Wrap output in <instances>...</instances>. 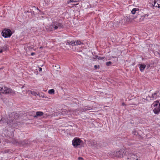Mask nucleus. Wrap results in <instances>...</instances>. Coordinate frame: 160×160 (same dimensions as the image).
I'll return each mask as SVG.
<instances>
[{"instance_id": "obj_29", "label": "nucleus", "mask_w": 160, "mask_h": 160, "mask_svg": "<svg viewBox=\"0 0 160 160\" xmlns=\"http://www.w3.org/2000/svg\"><path fill=\"white\" fill-rule=\"evenodd\" d=\"M94 68L95 69L98 68H99V65H95Z\"/></svg>"}, {"instance_id": "obj_2", "label": "nucleus", "mask_w": 160, "mask_h": 160, "mask_svg": "<svg viewBox=\"0 0 160 160\" xmlns=\"http://www.w3.org/2000/svg\"><path fill=\"white\" fill-rule=\"evenodd\" d=\"M127 150L125 148L123 147L118 151H116L112 152L113 156L119 158H121L123 155L126 154Z\"/></svg>"}, {"instance_id": "obj_35", "label": "nucleus", "mask_w": 160, "mask_h": 160, "mask_svg": "<svg viewBox=\"0 0 160 160\" xmlns=\"http://www.w3.org/2000/svg\"><path fill=\"white\" fill-rule=\"evenodd\" d=\"M159 94H160V91H159Z\"/></svg>"}, {"instance_id": "obj_13", "label": "nucleus", "mask_w": 160, "mask_h": 160, "mask_svg": "<svg viewBox=\"0 0 160 160\" xmlns=\"http://www.w3.org/2000/svg\"><path fill=\"white\" fill-rule=\"evenodd\" d=\"M128 160H140L138 159L137 156L134 154H132L130 158H128Z\"/></svg>"}, {"instance_id": "obj_25", "label": "nucleus", "mask_w": 160, "mask_h": 160, "mask_svg": "<svg viewBox=\"0 0 160 160\" xmlns=\"http://www.w3.org/2000/svg\"><path fill=\"white\" fill-rule=\"evenodd\" d=\"M132 133L133 134L136 136H137L138 135V132L136 130H134V131H132Z\"/></svg>"}, {"instance_id": "obj_19", "label": "nucleus", "mask_w": 160, "mask_h": 160, "mask_svg": "<svg viewBox=\"0 0 160 160\" xmlns=\"http://www.w3.org/2000/svg\"><path fill=\"white\" fill-rule=\"evenodd\" d=\"M6 47H0V53H1L6 50Z\"/></svg>"}, {"instance_id": "obj_21", "label": "nucleus", "mask_w": 160, "mask_h": 160, "mask_svg": "<svg viewBox=\"0 0 160 160\" xmlns=\"http://www.w3.org/2000/svg\"><path fill=\"white\" fill-rule=\"evenodd\" d=\"M139 9L137 8H133L131 11V13L133 14H134L137 11H138Z\"/></svg>"}, {"instance_id": "obj_30", "label": "nucleus", "mask_w": 160, "mask_h": 160, "mask_svg": "<svg viewBox=\"0 0 160 160\" xmlns=\"http://www.w3.org/2000/svg\"><path fill=\"white\" fill-rule=\"evenodd\" d=\"M35 54V52H32L31 53V55L32 56H33Z\"/></svg>"}, {"instance_id": "obj_27", "label": "nucleus", "mask_w": 160, "mask_h": 160, "mask_svg": "<svg viewBox=\"0 0 160 160\" xmlns=\"http://www.w3.org/2000/svg\"><path fill=\"white\" fill-rule=\"evenodd\" d=\"M112 63V62H111V61H109L108 62H107L106 63V65L107 66H110V65H111V64Z\"/></svg>"}, {"instance_id": "obj_26", "label": "nucleus", "mask_w": 160, "mask_h": 160, "mask_svg": "<svg viewBox=\"0 0 160 160\" xmlns=\"http://www.w3.org/2000/svg\"><path fill=\"white\" fill-rule=\"evenodd\" d=\"M97 58H98V60H103L105 58V57H101L100 56H96Z\"/></svg>"}, {"instance_id": "obj_22", "label": "nucleus", "mask_w": 160, "mask_h": 160, "mask_svg": "<svg viewBox=\"0 0 160 160\" xmlns=\"http://www.w3.org/2000/svg\"><path fill=\"white\" fill-rule=\"evenodd\" d=\"M81 0H70L68 2V3L69 4L70 2H79Z\"/></svg>"}, {"instance_id": "obj_34", "label": "nucleus", "mask_w": 160, "mask_h": 160, "mask_svg": "<svg viewBox=\"0 0 160 160\" xmlns=\"http://www.w3.org/2000/svg\"><path fill=\"white\" fill-rule=\"evenodd\" d=\"M42 48V47H40V48Z\"/></svg>"}, {"instance_id": "obj_3", "label": "nucleus", "mask_w": 160, "mask_h": 160, "mask_svg": "<svg viewBox=\"0 0 160 160\" xmlns=\"http://www.w3.org/2000/svg\"><path fill=\"white\" fill-rule=\"evenodd\" d=\"M72 145L74 148H77L78 146L82 145L83 142L78 138H75L72 141Z\"/></svg>"}, {"instance_id": "obj_12", "label": "nucleus", "mask_w": 160, "mask_h": 160, "mask_svg": "<svg viewBox=\"0 0 160 160\" xmlns=\"http://www.w3.org/2000/svg\"><path fill=\"white\" fill-rule=\"evenodd\" d=\"M154 113L158 114L160 112V108L158 107L155 108L153 109Z\"/></svg>"}, {"instance_id": "obj_11", "label": "nucleus", "mask_w": 160, "mask_h": 160, "mask_svg": "<svg viewBox=\"0 0 160 160\" xmlns=\"http://www.w3.org/2000/svg\"><path fill=\"white\" fill-rule=\"evenodd\" d=\"M138 66H139V68L140 71L141 72H143L146 67V65L145 64H139Z\"/></svg>"}, {"instance_id": "obj_7", "label": "nucleus", "mask_w": 160, "mask_h": 160, "mask_svg": "<svg viewBox=\"0 0 160 160\" xmlns=\"http://www.w3.org/2000/svg\"><path fill=\"white\" fill-rule=\"evenodd\" d=\"M91 145L93 148H99L102 147L101 145V143H97L94 141L91 142Z\"/></svg>"}, {"instance_id": "obj_16", "label": "nucleus", "mask_w": 160, "mask_h": 160, "mask_svg": "<svg viewBox=\"0 0 160 160\" xmlns=\"http://www.w3.org/2000/svg\"><path fill=\"white\" fill-rule=\"evenodd\" d=\"M43 113L42 112L38 111L36 112V115L34 116V118H37L38 116H41L43 115Z\"/></svg>"}, {"instance_id": "obj_14", "label": "nucleus", "mask_w": 160, "mask_h": 160, "mask_svg": "<svg viewBox=\"0 0 160 160\" xmlns=\"http://www.w3.org/2000/svg\"><path fill=\"white\" fill-rule=\"evenodd\" d=\"M75 42L74 41H70L69 40H67L66 42V44L70 45L72 46H75Z\"/></svg>"}, {"instance_id": "obj_23", "label": "nucleus", "mask_w": 160, "mask_h": 160, "mask_svg": "<svg viewBox=\"0 0 160 160\" xmlns=\"http://www.w3.org/2000/svg\"><path fill=\"white\" fill-rule=\"evenodd\" d=\"M31 93L33 95H34L35 96H39V93H38L37 92H35V91H31Z\"/></svg>"}, {"instance_id": "obj_4", "label": "nucleus", "mask_w": 160, "mask_h": 160, "mask_svg": "<svg viewBox=\"0 0 160 160\" xmlns=\"http://www.w3.org/2000/svg\"><path fill=\"white\" fill-rule=\"evenodd\" d=\"M13 32L9 29L5 28L2 32V36L4 38H10Z\"/></svg>"}, {"instance_id": "obj_8", "label": "nucleus", "mask_w": 160, "mask_h": 160, "mask_svg": "<svg viewBox=\"0 0 160 160\" xmlns=\"http://www.w3.org/2000/svg\"><path fill=\"white\" fill-rule=\"evenodd\" d=\"M159 92L158 90L156 91L154 93L152 94V95L151 96H148V97L150 98V99L151 100H154L156 99L158 97V93Z\"/></svg>"}, {"instance_id": "obj_28", "label": "nucleus", "mask_w": 160, "mask_h": 160, "mask_svg": "<svg viewBox=\"0 0 160 160\" xmlns=\"http://www.w3.org/2000/svg\"><path fill=\"white\" fill-rule=\"evenodd\" d=\"M149 15V14H145L144 15H143L142 17V18L143 17V18L148 17Z\"/></svg>"}, {"instance_id": "obj_1", "label": "nucleus", "mask_w": 160, "mask_h": 160, "mask_svg": "<svg viewBox=\"0 0 160 160\" xmlns=\"http://www.w3.org/2000/svg\"><path fill=\"white\" fill-rule=\"evenodd\" d=\"M17 113L13 112L9 115V117L7 120H5L4 118H2L1 121L7 123L8 125H11L13 126V124L16 122V120L17 119Z\"/></svg>"}, {"instance_id": "obj_15", "label": "nucleus", "mask_w": 160, "mask_h": 160, "mask_svg": "<svg viewBox=\"0 0 160 160\" xmlns=\"http://www.w3.org/2000/svg\"><path fill=\"white\" fill-rule=\"evenodd\" d=\"M92 109V108L90 107L87 106L82 108V112H85L88 110H89Z\"/></svg>"}, {"instance_id": "obj_5", "label": "nucleus", "mask_w": 160, "mask_h": 160, "mask_svg": "<svg viewBox=\"0 0 160 160\" xmlns=\"http://www.w3.org/2000/svg\"><path fill=\"white\" fill-rule=\"evenodd\" d=\"M63 27V25L58 22H52V24L49 26V28L50 30L56 29L58 28H61Z\"/></svg>"}, {"instance_id": "obj_10", "label": "nucleus", "mask_w": 160, "mask_h": 160, "mask_svg": "<svg viewBox=\"0 0 160 160\" xmlns=\"http://www.w3.org/2000/svg\"><path fill=\"white\" fill-rule=\"evenodd\" d=\"M5 94L10 93L11 94H15V92L12 90L11 89L8 88L6 87Z\"/></svg>"}, {"instance_id": "obj_9", "label": "nucleus", "mask_w": 160, "mask_h": 160, "mask_svg": "<svg viewBox=\"0 0 160 160\" xmlns=\"http://www.w3.org/2000/svg\"><path fill=\"white\" fill-rule=\"evenodd\" d=\"M153 7L159 8L160 7V0H154L152 3Z\"/></svg>"}, {"instance_id": "obj_36", "label": "nucleus", "mask_w": 160, "mask_h": 160, "mask_svg": "<svg viewBox=\"0 0 160 160\" xmlns=\"http://www.w3.org/2000/svg\"><path fill=\"white\" fill-rule=\"evenodd\" d=\"M1 143V141L0 140V143Z\"/></svg>"}, {"instance_id": "obj_6", "label": "nucleus", "mask_w": 160, "mask_h": 160, "mask_svg": "<svg viewBox=\"0 0 160 160\" xmlns=\"http://www.w3.org/2000/svg\"><path fill=\"white\" fill-rule=\"evenodd\" d=\"M12 142L14 145L19 146H24L26 143L25 141H21L14 140H13Z\"/></svg>"}, {"instance_id": "obj_24", "label": "nucleus", "mask_w": 160, "mask_h": 160, "mask_svg": "<svg viewBox=\"0 0 160 160\" xmlns=\"http://www.w3.org/2000/svg\"><path fill=\"white\" fill-rule=\"evenodd\" d=\"M48 92L50 94H53L54 93V90L53 89H50L48 91Z\"/></svg>"}, {"instance_id": "obj_31", "label": "nucleus", "mask_w": 160, "mask_h": 160, "mask_svg": "<svg viewBox=\"0 0 160 160\" xmlns=\"http://www.w3.org/2000/svg\"><path fill=\"white\" fill-rule=\"evenodd\" d=\"M42 68H39L38 70L39 72H41L42 71Z\"/></svg>"}, {"instance_id": "obj_18", "label": "nucleus", "mask_w": 160, "mask_h": 160, "mask_svg": "<svg viewBox=\"0 0 160 160\" xmlns=\"http://www.w3.org/2000/svg\"><path fill=\"white\" fill-rule=\"evenodd\" d=\"M5 87L0 88V93H5Z\"/></svg>"}, {"instance_id": "obj_17", "label": "nucleus", "mask_w": 160, "mask_h": 160, "mask_svg": "<svg viewBox=\"0 0 160 160\" xmlns=\"http://www.w3.org/2000/svg\"><path fill=\"white\" fill-rule=\"evenodd\" d=\"M159 101H156L153 103L151 105L152 107H154V108L157 107H158V103Z\"/></svg>"}, {"instance_id": "obj_20", "label": "nucleus", "mask_w": 160, "mask_h": 160, "mask_svg": "<svg viewBox=\"0 0 160 160\" xmlns=\"http://www.w3.org/2000/svg\"><path fill=\"white\" fill-rule=\"evenodd\" d=\"M75 46L78 45H83V43L81 42L80 40H78L75 42Z\"/></svg>"}, {"instance_id": "obj_32", "label": "nucleus", "mask_w": 160, "mask_h": 160, "mask_svg": "<svg viewBox=\"0 0 160 160\" xmlns=\"http://www.w3.org/2000/svg\"><path fill=\"white\" fill-rule=\"evenodd\" d=\"M78 159L79 160H82L83 159V158L82 157H79L78 158Z\"/></svg>"}, {"instance_id": "obj_33", "label": "nucleus", "mask_w": 160, "mask_h": 160, "mask_svg": "<svg viewBox=\"0 0 160 160\" xmlns=\"http://www.w3.org/2000/svg\"><path fill=\"white\" fill-rule=\"evenodd\" d=\"M125 19H127V21L128 20H129L128 18L127 17H125Z\"/></svg>"}]
</instances>
